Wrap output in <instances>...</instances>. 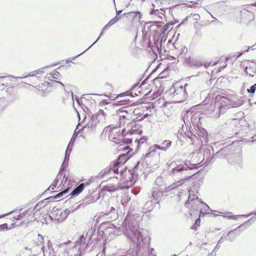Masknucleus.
<instances>
[{
    "instance_id": "5701e85b",
    "label": "nucleus",
    "mask_w": 256,
    "mask_h": 256,
    "mask_svg": "<svg viewBox=\"0 0 256 256\" xmlns=\"http://www.w3.org/2000/svg\"><path fill=\"white\" fill-rule=\"evenodd\" d=\"M216 100H218L219 101H220L221 102V103H222V102H226V101H228V99L225 97V96H218L216 97Z\"/></svg>"
},
{
    "instance_id": "c85d7f7f",
    "label": "nucleus",
    "mask_w": 256,
    "mask_h": 256,
    "mask_svg": "<svg viewBox=\"0 0 256 256\" xmlns=\"http://www.w3.org/2000/svg\"><path fill=\"white\" fill-rule=\"evenodd\" d=\"M60 75V74L56 70L52 72V76L54 78H56L57 76H59Z\"/></svg>"
},
{
    "instance_id": "412c9836",
    "label": "nucleus",
    "mask_w": 256,
    "mask_h": 256,
    "mask_svg": "<svg viewBox=\"0 0 256 256\" xmlns=\"http://www.w3.org/2000/svg\"><path fill=\"white\" fill-rule=\"evenodd\" d=\"M150 152L147 154V155L150 154L151 152H156L158 150H162L160 146H157L156 144L154 145L153 146H151L150 148Z\"/></svg>"
},
{
    "instance_id": "7c9ffc66",
    "label": "nucleus",
    "mask_w": 256,
    "mask_h": 256,
    "mask_svg": "<svg viewBox=\"0 0 256 256\" xmlns=\"http://www.w3.org/2000/svg\"><path fill=\"white\" fill-rule=\"evenodd\" d=\"M8 228V226L6 224H2L0 225V229Z\"/></svg>"
},
{
    "instance_id": "f8f14e48",
    "label": "nucleus",
    "mask_w": 256,
    "mask_h": 256,
    "mask_svg": "<svg viewBox=\"0 0 256 256\" xmlns=\"http://www.w3.org/2000/svg\"><path fill=\"white\" fill-rule=\"evenodd\" d=\"M50 84L48 82L44 81L37 86L38 90L44 92L48 89V88L51 86Z\"/></svg>"
},
{
    "instance_id": "0eeeda50",
    "label": "nucleus",
    "mask_w": 256,
    "mask_h": 256,
    "mask_svg": "<svg viewBox=\"0 0 256 256\" xmlns=\"http://www.w3.org/2000/svg\"><path fill=\"white\" fill-rule=\"evenodd\" d=\"M173 97L178 100V102H182L186 96V88L182 86H177L173 92Z\"/></svg>"
},
{
    "instance_id": "9d476101",
    "label": "nucleus",
    "mask_w": 256,
    "mask_h": 256,
    "mask_svg": "<svg viewBox=\"0 0 256 256\" xmlns=\"http://www.w3.org/2000/svg\"><path fill=\"white\" fill-rule=\"evenodd\" d=\"M132 120L131 114L126 112H121L120 115L119 120L120 125H126V126Z\"/></svg>"
},
{
    "instance_id": "39448f33",
    "label": "nucleus",
    "mask_w": 256,
    "mask_h": 256,
    "mask_svg": "<svg viewBox=\"0 0 256 256\" xmlns=\"http://www.w3.org/2000/svg\"><path fill=\"white\" fill-rule=\"evenodd\" d=\"M191 196L188 198V200L185 202V206L188 209V213L190 215L194 211H197L199 206L202 204L200 199H194L191 200Z\"/></svg>"
},
{
    "instance_id": "c756f323",
    "label": "nucleus",
    "mask_w": 256,
    "mask_h": 256,
    "mask_svg": "<svg viewBox=\"0 0 256 256\" xmlns=\"http://www.w3.org/2000/svg\"><path fill=\"white\" fill-rule=\"evenodd\" d=\"M188 192H190L188 198H190L191 196V200H193V198L194 199H199L196 195L190 194V190H188Z\"/></svg>"
},
{
    "instance_id": "4be33fe9",
    "label": "nucleus",
    "mask_w": 256,
    "mask_h": 256,
    "mask_svg": "<svg viewBox=\"0 0 256 256\" xmlns=\"http://www.w3.org/2000/svg\"><path fill=\"white\" fill-rule=\"evenodd\" d=\"M9 81H10V80H6L4 78H2L0 79V82H2V86H10V84L8 82Z\"/></svg>"
},
{
    "instance_id": "f257e3e1",
    "label": "nucleus",
    "mask_w": 256,
    "mask_h": 256,
    "mask_svg": "<svg viewBox=\"0 0 256 256\" xmlns=\"http://www.w3.org/2000/svg\"><path fill=\"white\" fill-rule=\"evenodd\" d=\"M108 136V139L116 144H120L124 139V136L126 135L124 128L122 129L120 127H107Z\"/></svg>"
},
{
    "instance_id": "b1692460",
    "label": "nucleus",
    "mask_w": 256,
    "mask_h": 256,
    "mask_svg": "<svg viewBox=\"0 0 256 256\" xmlns=\"http://www.w3.org/2000/svg\"><path fill=\"white\" fill-rule=\"evenodd\" d=\"M84 201H85V202L86 204H90L94 200L92 196H88L85 197L84 199Z\"/></svg>"
},
{
    "instance_id": "ddd939ff",
    "label": "nucleus",
    "mask_w": 256,
    "mask_h": 256,
    "mask_svg": "<svg viewBox=\"0 0 256 256\" xmlns=\"http://www.w3.org/2000/svg\"><path fill=\"white\" fill-rule=\"evenodd\" d=\"M192 176V175H190V176H188V177H186V178H182L174 183L172 186H171L172 187V188H176V187H178L180 186H182L184 182L186 180H188Z\"/></svg>"
},
{
    "instance_id": "2f4dec72",
    "label": "nucleus",
    "mask_w": 256,
    "mask_h": 256,
    "mask_svg": "<svg viewBox=\"0 0 256 256\" xmlns=\"http://www.w3.org/2000/svg\"><path fill=\"white\" fill-rule=\"evenodd\" d=\"M56 182H54L50 186V188H52V190H54V188H56Z\"/></svg>"
},
{
    "instance_id": "7ed1b4c3",
    "label": "nucleus",
    "mask_w": 256,
    "mask_h": 256,
    "mask_svg": "<svg viewBox=\"0 0 256 256\" xmlns=\"http://www.w3.org/2000/svg\"><path fill=\"white\" fill-rule=\"evenodd\" d=\"M124 153L120 154L116 160L112 162L110 166L112 169L116 174H119L122 172V168L124 164L128 160L131 156L126 152H123Z\"/></svg>"
},
{
    "instance_id": "9b49d317",
    "label": "nucleus",
    "mask_w": 256,
    "mask_h": 256,
    "mask_svg": "<svg viewBox=\"0 0 256 256\" xmlns=\"http://www.w3.org/2000/svg\"><path fill=\"white\" fill-rule=\"evenodd\" d=\"M148 86L144 83H142L140 86H136L132 88V93H134V94L138 96L140 94H147L148 92H146V88Z\"/></svg>"
},
{
    "instance_id": "2eb2a0df",
    "label": "nucleus",
    "mask_w": 256,
    "mask_h": 256,
    "mask_svg": "<svg viewBox=\"0 0 256 256\" xmlns=\"http://www.w3.org/2000/svg\"><path fill=\"white\" fill-rule=\"evenodd\" d=\"M148 138L146 136H143L140 140L136 139L137 143H138V148H140L143 145L146 144L147 142Z\"/></svg>"
},
{
    "instance_id": "a878e982",
    "label": "nucleus",
    "mask_w": 256,
    "mask_h": 256,
    "mask_svg": "<svg viewBox=\"0 0 256 256\" xmlns=\"http://www.w3.org/2000/svg\"><path fill=\"white\" fill-rule=\"evenodd\" d=\"M256 90V86L255 84L250 87L249 89H248V92L251 94H254Z\"/></svg>"
},
{
    "instance_id": "6ab92c4d",
    "label": "nucleus",
    "mask_w": 256,
    "mask_h": 256,
    "mask_svg": "<svg viewBox=\"0 0 256 256\" xmlns=\"http://www.w3.org/2000/svg\"><path fill=\"white\" fill-rule=\"evenodd\" d=\"M69 188H67L66 189L64 190L61 192H60L58 193L56 195L54 196V198H60L61 196H62L64 194H66L68 193V192L69 190Z\"/></svg>"
},
{
    "instance_id": "bb28decb",
    "label": "nucleus",
    "mask_w": 256,
    "mask_h": 256,
    "mask_svg": "<svg viewBox=\"0 0 256 256\" xmlns=\"http://www.w3.org/2000/svg\"><path fill=\"white\" fill-rule=\"evenodd\" d=\"M256 90V86L255 84L250 87L249 89H248V92L251 94H254Z\"/></svg>"
},
{
    "instance_id": "423d86ee",
    "label": "nucleus",
    "mask_w": 256,
    "mask_h": 256,
    "mask_svg": "<svg viewBox=\"0 0 256 256\" xmlns=\"http://www.w3.org/2000/svg\"><path fill=\"white\" fill-rule=\"evenodd\" d=\"M150 108V107L148 106L146 104L142 105L135 108L134 113L136 116H138V118H140V120H142L151 115V114L147 112V111Z\"/></svg>"
},
{
    "instance_id": "aec40b11",
    "label": "nucleus",
    "mask_w": 256,
    "mask_h": 256,
    "mask_svg": "<svg viewBox=\"0 0 256 256\" xmlns=\"http://www.w3.org/2000/svg\"><path fill=\"white\" fill-rule=\"evenodd\" d=\"M250 67L246 66V68H245V72L246 74H248L250 76H254V74H255L256 70H252L251 72V71H250Z\"/></svg>"
},
{
    "instance_id": "e433bc0d",
    "label": "nucleus",
    "mask_w": 256,
    "mask_h": 256,
    "mask_svg": "<svg viewBox=\"0 0 256 256\" xmlns=\"http://www.w3.org/2000/svg\"><path fill=\"white\" fill-rule=\"evenodd\" d=\"M235 230L230 231L228 234H232L234 232Z\"/></svg>"
},
{
    "instance_id": "dca6fc26",
    "label": "nucleus",
    "mask_w": 256,
    "mask_h": 256,
    "mask_svg": "<svg viewBox=\"0 0 256 256\" xmlns=\"http://www.w3.org/2000/svg\"><path fill=\"white\" fill-rule=\"evenodd\" d=\"M118 19H119V18H118V16H116L115 18L110 20V22L105 26L104 29L103 30H104V29H106L108 28H109L110 26H111L114 24V23H116L118 20ZM104 30H102V32Z\"/></svg>"
},
{
    "instance_id": "4c0bfd02",
    "label": "nucleus",
    "mask_w": 256,
    "mask_h": 256,
    "mask_svg": "<svg viewBox=\"0 0 256 256\" xmlns=\"http://www.w3.org/2000/svg\"><path fill=\"white\" fill-rule=\"evenodd\" d=\"M226 106V104H224V105H222V106H220V108H222V106Z\"/></svg>"
},
{
    "instance_id": "1a4fd4ad",
    "label": "nucleus",
    "mask_w": 256,
    "mask_h": 256,
    "mask_svg": "<svg viewBox=\"0 0 256 256\" xmlns=\"http://www.w3.org/2000/svg\"><path fill=\"white\" fill-rule=\"evenodd\" d=\"M156 26L158 29H155L157 32H159L160 35H164L168 29L170 25L168 24H164L163 22H156L151 26V27L154 28Z\"/></svg>"
},
{
    "instance_id": "4468645a",
    "label": "nucleus",
    "mask_w": 256,
    "mask_h": 256,
    "mask_svg": "<svg viewBox=\"0 0 256 256\" xmlns=\"http://www.w3.org/2000/svg\"><path fill=\"white\" fill-rule=\"evenodd\" d=\"M84 184H80L70 194L72 196L78 195L80 194L84 189Z\"/></svg>"
},
{
    "instance_id": "f704fd0d",
    "label": "nucleus",
    "mask_w": 256,
    "mask_h": 256,
    "mask_svg": "<svg viewBox=\"0 0 256 256\" xmlns=\"http://www.w3.org/2000/svg\"><path fill=\"white\" fill-rule=\"evenodd\" d=\"M238 216H230V218L234 220H236Z\"/></svg>"
},
{
    "instance_id": "a211bd4d",
    "label": "nucleus",
    "mask_w": 256,
    "mask_h": 256,
    "mask_svg": "<svg viewBox=\"0 0 256 256\" xmlns=\"http://www.w3.org/2000/svg\"><path fill=\"white\" fill-rule=\"evenodd\" d=\"M187 170V168H186L184 166H182V165H179V166H178L176 167H175L173 169L172 172H180L182 170Z\"/></svg>"
},
{
    "instance_id": "58836bf2",
    "label": "nucleus",
    "mask_w": 256,
    "mask_h": 256,
    "mask_svg": "<svg viewBox=\"0 0 256 256\" xmlns=\"http://www.w3.org/2000/svg\"><path fill=\"white\" fill-rule=\"evenodd\" d=\"M226 65L224 66V68H226Z\"/></svg>"
},
{
    "instance_id": "f3484780",
    "label": "nucleus",
    "mask_w": 256,
    "mask_h": 256,
    "mask_svg": "<svg viewBox=\"0 0 256 256\" xmlns=\"http://www.w3.org/2000/svg\"><path fill=\"white\" fill-rule=\"evenodd\" d=\"M200 216H199L198 218L196 220V222L194 225L192 226L191 228L194 230H197L198 228L200 226Z\"/></svg>"
},
{
    "instance_id": "6e6552de",
    "label": "nucleus",
    "mask_w": 256,
    "mask_h": 256,
    "mask_svg": "<svg viewBox=\"0 0 256 256\" xmlns=\"http://www.w3.org/2000/svg\"><path fill=\"white\" fill-rule=\"evenodd\" d=\"M124 15L126 20H129L132 24L140 22L142 17V14L140 12H130L125 14Z\"/></svg>"
},
{
    "instance_id": "393cba45",
    "label": "nucleus",
    "mask_w": 256,
    "mask_h": 256,
    "mask_svg": "<svg viewBox=\"0 0 256 256\" xmlns=\"http://www.w3.org/2000/svg\"><path fill=\"white\" fill-rule=\"evenodd\" d=\"M158 0H156L155 4H152L153 8L152 9L151 12H150L151 14H154L156 12L158 11V8L154 10V8H156L155 4H158Z\"/></svg>"
},
{
    "instance_id": "ea45409f",
    "label": "nucleus",
    "mask_w": 256,
    "mask_h": 256,
    "mask_svg": "<svg viewBox=\"0 0 256 256\" xmlns=\"http://www.w3.org/2000/svg\"><path fill=\"white\" fill-rule=\"evenodd\" d=\"M254 84H255V86H256V83Z\"/></svg>"
},
{
    "instance_id": "cd10ccee",
    "label": "nucleus",
    "mask_w": 256,
    "mask_h": 256,
    "mask_svg": "<svg viewBox=\"0 0 256 256\" xmlns=\"http://www.w3.org/2000/svg\"><path fill=\"white\" fill-rule=\"evenodd\" d=\"M256 6V2L254 4H248L246 6V11H248V10H250L252 6Z\"/></svg>"
},
{
    "instance_id": "20e7f679",
    "label": "nucleus",
    "mask_w": 256,
    "mask_h": 256,
    "mask_svg": "<svg viewBox=\"0 0 256 256\" xmlns=\"http://www.w3.org/2000/svg\"><path fill=\"white\" fill-rule=\"evenodd\" d=\"M126 134H141L142 132V126L136 124L133 120L124 128Z\"/></svg>"
},
{
    "instance_id": "f03ea898",
    "label": "nucleus",
    "mask_w": 256,
    "mask_h": 256,
    "mask_svg": "<svg viewBox=\"0 0 256 256\" xmlns=\"http://www.w3.org/2000/svg\"><path fill=\"white\" fill-rule=\"evenodd\" d=\"M118 148L119 151L126 152L131 156L140 149L138 143L136 142V140L134 142L132 141V140L127 142H122V143L118 146Z\"/></svg>"
},
{
    "instance_id": "473e14b6",
    "label": "nucleus",
    "mask_w": 256,
    "mask_h": 256,
    "mask_svg": "<svg viewBox=\"0 0 256 256\" xmlns=\"http://www.w3.org/2000/svg\"><path fill=\"white\" fill-rule=\"evenodd\" d=\"M38 239L39 241L41 242V244H42V242L44 240V238L40 234L38 235Z\"/></svg>"
},
{
    "instance_id": "c9c22d12",
    "label": "nucleus",
    "mask_w": 256,
    "mask_h": 256,
    "mask_svg": "<svg viewBox=\"0 0 256 256\" xmlns=\"http://www.w3.org/2000/svg\"><path fill=\"white\" fill-rule=\"evenodd\" d=\"M44 248H45V247L44 246H42V249L43 250L44 252Z\"/></svg>"
},
{
    "instance_id": "72a5a7b5",
    "label": "nucleus",
    "mask_w": 256,
    "mask_h": 256,
    "mask_svg": "<svg viewBox=\"0 0 256 256\" xmlns=\"http://www.w3.org/2000/svg\"><path fill=\"white\" fill-rule=\"evenodd\" d=\"M164 144H166V146H167L168 147L170 146V144H171V142H170V141H168H168H166H166H164Z\"/></svg>"
}]
</instances>
